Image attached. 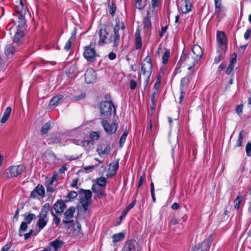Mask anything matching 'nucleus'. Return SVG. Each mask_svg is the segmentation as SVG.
<instances>
[{"label":"nucleus","instance_id":"79ce46f5","mask_svg":"<svg viewBox=\"0 0 251 251\" xmlns=\"http://www.w3.org/2000/svg\"><path fill=\"white\" fill-rule=\"evenodd\" d=\"M15 8H16V11L17 12V15L18 14H20L21 13V12H19L18 10H19V11H22V14L23 15H24V13L25 11V9L24 8V5H23V3L22 0H20V5L16 6Z\"/></svg>","mask_w":251,"mask_h":251},{"label":"nucleus","instance_id":"6ab92c4d","mask_svg":"<svg viewBox=\"0 0 251 251\" xmlns=\"http://www.w3.org/2000/svg\"><path fill=\"white\" fill-rule=\"evenodd\" d=\"M236 62V55L235 53H233L231 55V58L230 59L229 63L227 68L226 70V73L227 75H229L231 71L233 70L234 68V66Z\"/></svg>","mask_w":251,"mask_h":251},{"label":"nucleus","instance_id":"7ed1b4c3","mask_svg":"<svg viewBox=\"0 0 251 251\" xmlns=\"http://www.w3.org/2000/svg\"><path fill=\"white\" fill-rule=\"evenodd\" d=\"M192 51L194 55H196L194 61L192 62L191 64L189 63L190 58L188 56L185 59V60L186 64L190 65V66L188 67V70H192V73H194V67L195 64L201 59L203 54V51L201 47L197 45H195L193 46L192 48Z\"/></svg>","mask_w":251,"mask_h":251},{"label":"nucleus","instance_id":"052dcab7","mask_svg":"<svg viewBox=\"0 0 251 251\" xmlns=\"http://www.w3.org/2000/svg\"><path fill=\"white\" fill-rule=\"evenodd\" d=\"M91 138L93 140L98 139L99 138V135L96 132H93L90 134Z\"/></svg>","mask_w":251,"mask_h":251},{"label":"nucleus","instance_id":"3c124183","mask_svg":"<svg viewBox=\"0 0 251 251\" xmlns=\"http://www.w3.org/2000/svg\"><path fill=\"white\" fill-rule=\"evenodd\" d=\"M242 131L240 132L238 136V139L237 141L236 146L238 147H240L242 145L243 141V136H242Z\"/></svg>","mask_w":251,"mask_h":251},{"label":"nucleus","instance_id":"4be33fe9","mask_svg":"<svg viewBox=\"0 0 251 251\" xmlns=\"http://www.w3.org/2000/svg\"><path fill=\"white\" fill-rule=\"evenodd\" d=\"M15 48L11 45L6 46L4 50V52L7 58H11L15 52Z\"/></svg>","mask_w":251,"mask_h":251},{"label":"nucleus","instance_id":"f704fd0d","mask_svg":"<svg viewBox=\"0 0 251 251\" xmlns=\"http://www.w3.org/2000/svg\"><path fill=\"white\" fill-rule=\"evenodd\" d=\"M46 155L49 158V161L51 162H54L56 159L55 154L51 151H46Z\"/></svg>","mask_w":251,"mask_h":251},{"label":"nucleus","instance_id":"603ef678","mask_svg":"<svg viewBox=\"0 0 251 251\" xmlns=\"http://www.w3.org/2000/svg\"><path fill=\"white\" fill-rule=\"evenodd\" d=\"M116 7L115 4L112 3V5L110 7L109 13L112 15V16H114L115 11H116Z\"/></svg>","mask_w":251,"mask_h":251},{"label":"nucleus","instance_id":"a19ab883","mask_svg":"<svg viewBox=\"0 0 251 251\" xmlns=\"http://www.w3.org/2000/svg\"><path fill=\"white\" fill-rule=\"evenodd\" d=\"M170 51L169 50L166 49L162 56V63L164 64H166L168 61V58L170 56Z\"/></svg>","mask_w":251,"mask_h":251},{"label":"nucleus","instance_id":"bb28decb","mask_svg":"<svg viewBox=\"0 0 251 251\" xmlns=\"http://www.w3.org/2000/svg\"><path fill=\"white\" fill-rule=\"evenodd\" d=\"M110 168L113 171V173L112 176H114L118 169L119 167V161L118 160H116L114 162H112L109 165Z\"/></svg>","mask_w":251,"mask_h":251},{"label":"nucleus","instance_id":"e2e57ef3","mask_svg":"<svg viewBox=\"0 0 251 251\" xmlns=\"http://www.w3.org/2000/svg\"><path fill=\"white\" fill-rule=\"evenodd\" d=\"M145 176H140L139 181L138 182V186L139 188L142 185L143 182L145 179Z\"/></svg>","mask_w":251,"mask_h":251},{"label":"nucleus","instance_id":"4468645a","mask_svg":"<svg viewBox=\"0 0 251 251\" xmlns=\"http://www.w3.org/2000/svg\"><path fill=\"white\" fill-rule=\"evenodd\" d=\"M179 10L183 14H187L191 10L192 4L189 0L181 1Z\"/></svg>","mask_w":251,"mask_h":251},{"label":"nucleus","instance_id":"a211bd4d","mask_svg":"<svg viewBox=\"0 0 251 251\" xmlns=\"http://www.w3.org/2000/svg\"><path fill=\"white\" fill-rule=\"evenodd\" d=\"M217 39L218 45L220 47L226 46V39L224 32L222 31H218L217 33Z\"/></svg>","mask_w":251,"mask_h":251},{"label":"nucleus","instance_id":"864d4df0","mask_svg":"<svg viewBox=\"0 0 251 251\" xmlns=\"http://www.w3.org/2000/svg\"><path fill=\"white\" fill-rule=\"evenodd\" d=\"M73 41L71 40V39H69V40L67 41V42L66 43V45L64 47V49L66 50H69V49L71 48V46L72 45V42Z\"/></svg>","mask_w":251,"mask_h":251},{"label":"nucleus","instance_id":"c03bdc74","mask_svg":"<svg viewBox=\"0 0 251 251\" xmlns=\"http://www.w3.org/2000/svg\"><path fill=\"white\" fill-rule=\"evenodd\" d=\"M92 191L94 192V193H99L101 195H104L105 194L103 193V192H102L101 191V190H100L99 188V186L96 184H93V186H92Z\"/></svg>","mask_w":251,"mask_h":251},{"label":"nucleus","instance_id":"a18cd8bd","mask_svg":"<svg viewBox=\"0 0 251 251\" xmlns=\"http://www.w3.org/2000/svg\"><path fill=\"white\" fill-rule=\"evenodd\" d=\"M242 198L241 195L238 196L234 201V208L235 209H238L239 207L240 203L242 201Z\"/></svg>","mask_w":251,"mask_h":251},{"label":"nucleus","instance_id":"f3484780","mask_svg":"<svg viewBox=\"0 0 251 251\" xmlns=\"http://www.w3.org/2000/svg\"><path fill=\"white\" fill-rule=\"evenodd\" d=\"M19 12H21L20 14H18L17 16L18 18V20L17 21L18 25L17 26V29H22L24 30L25 26V20L24 15L22 14V11Z\"/></svg>","mask_w":251,"mask_h":251},{"label":"nucleus","instance_id":"f03ea898","mask_svg":"<svg viewBox=\"0 0 251 251\" xmlns=\"http://www.w3.org/2000/svg\"><path fill=\"white\" fill-rule=\"evenodd\" d=\"M100 116L101 119L109 118L112 112L116 113V108L111 101H104L101 102L100 104Z\"/></svg>","mask_w":251,"mask_h":251},{"label":"nucleus","instance_id":"f257e3e1","mask_svg":"<svg viewBox=\"0 0 251 251\" xmlns=\"http://www.w3.org/2000/svg\"><path fill=\"white\" fill-rule=\"evenodd\" d=\"M116 24L114 28V34L111 32L109 27L103 25L99 30L100 41L99 44H107L112 43L113 47L117 46L120 41V35L119 31L121 28L125 29V26L122 22H120L119 19L116 20Z\"/></svg>","mask_w":251,"mask_h":251},{"label":"nucleus","instance_id":"f8f14e48","mask_svg":"<svg viewBox=\"0 0 251 251\" xmlns=\"http://www.w3.org/2000/svg\"><path fill=\"white\" fill-rule=\"evenodd\" d=\"M102 120V126L106 132L109 134H112L116 131L117 126L115 123L110 125L105 119Z\"/></svg>","mask_w":251,"mask_h":251},{"label":"nucleus","instance_id":"1a4fd4ad","mask_svg":"<svg viewBox=\"0 0 251 251\" xmlns=\"http://www.w3.org/2000/svg\"><path fill=\"white\" fill-rule=\"evenodd\" d=\"M97 76L96 72L93 68H88L84 75L85 81L86 83H93L97 80Z\"/></svg>","mask_w":251,"mask_h":251},{"label":"nucleus","instance_id":"412c9836","mask_svg":"<svg viewBox=\"0 0 251 251\" xmlns=\"http://www.w3.org/2000/svg\"><path fill=\"white\" fill-rule=\"evenodd\" d=\"M63 97L61 95L54 96L50 100V103H49V106L50 107L56 106L59 103L62 102V101L63 100Z\"/></svg>","mask_w":251,"mask_h":251},{"label":"nucleus","instance_id":"a878e982","mask_svg":"<svg viewBox=\"0 0 251 251\" xmlns=\"http://www.w3.org/2000/svg\"><path fill=\"white\" fill-rule=\"evenodd\" d=\"M11 112V108L10 107H7L5 110L3 115L0 120L1 124L5 123L9 118Z\"/></svg>","mask_w":251,"mask_h":251},{"label":"nucleus","instance_id":"13d9d810","mask_svg":"<svg viewBox=\"0 0 251 251\" xmlns=\"http://www.w3.org/2000/svg\"><path fill=\"white\" fill-rule=\"evenodd\" d=\"M85 97V94L84 93H81V94L75 96L74 97V99L75 100H82L84 99Z\"/></svg>","mask_w":251,"mask_h":251},{"label":"nucleus","instance_id":"c9c22d12","mask_svg":"<svg viewBox=\"0 0 251 251\" xmlns=\"http://www.w3.org/2000/svg\"><path fill=\"white\" fill-rule=\"evenodd\" d=\"M124 238V234L122 233L115 234L112 236L114 243L121 241Z\"/></svg>","mask_w":251,"mask_h":251},{"label":"nucleus","instance_id":"09e8293b","mask_svg":"<svg viewBox=\"0 0 251 251\" xmlns=\"http://www.w3.org/2000/svg\"><path fill=\"white\" fill-rule=\"evenodd\" d=\"M246 151L247 155L250 156L251 155V143L249 142L246 147Z\"/></svg>","mask_w":251,"mask_h":251},{"label":"nucleus","instance_id":"bf43d9fd","mask_svg":"<svg viewBox=\"0 0 251 251\" xmlns=\"http://www.w3.org/2000/svg\"><path fill=\"white\" fill-rule=\"evenodd\" d=\"M157 92L154 91L153 92L151 96V101L152 103L153 104H154V103L156 101V95Z\"/></svg>","mask_w":251,"mask_h":251},{"label":"nucleus","instance_id":"4d7b16f0","mask_svg":"<svg viewBox=\"0 0 251 251\" xmlns=\"http://www.w3.org/2000/svg\"><path fill=\"white\" fill-rule=\"evenodd\" d=\"M130 88L132 90H134L136 88L137 86V83L134 80H131L130 81Z\"/></svg>","mask_w":251,"mask_h":251},{"label":"nucleus","instance_id":"6e6552de","mask_svg":"<svg viewBox=\"0 0 251 251\" xmlns=\"http://www.w3.org/2000/svg\"><path fill=\"white\" fill-rule=\"evenodd\" d=\"M75 211V207L71 206L64 212V219L62 220V223L65 225H67L68 224L73 223L74 221L73 220H71V219L73 217Z\"/></svg>","mask_w":251,"mask_h":251},{"label":"nucleus","instance_id":"aec40b11","mask_svg":"<svg viewBox=\"0 0 251 251\" xmlns=\"http://www.w3.org/2000/svg\"><path fill=\"white\" fill-rule=\"evenodd\" d=\"M137 245L135 241H131L124 247L123 251H139Z\"/></svg>","mask_w":251,"mask_h":251},{"label":"nucleus","instance_id":"680f3d73","mask_svg":"<svg viewBox=\"0 0 251 251\" xmlns=\"http://www.w3.org/2000/svg\"><path fill=\"white\" fill-rule=\"evenodd\" d=\"M116 55L114 52H111L108 54V58L110 60H114L116 58Z\"/></svg>","mask_w":251,"mask_h":251},{"label":"nucleus","instance_id":"ea45409f","mask_svg":"<svg viewBox=\"0 0 251 251\" xmlns=\"http://www.w3.org/2000/svg\"><path fill=\"white\" fill-rule=\"evenodd\" d=\"M127 134V132L126 131L123 133V134L121 136L119 141V146L120 147H123L124 144L125 143Z\"/></svg>","mask_w":251,"mask_h":251},{"label":"nucleus","instance_id":"5fc2aeb1","mask_svg":"<svg viewBox=\"0 0 251 251\" xmlns=\"http://www.w3.org/2000/svg\"><path fill=\"white\" fill-rule=\"evenodd\" d=\"M251 34V29L248 28L246 30V31L245 32V33H244V37L245 39L248 40L250 38Z\"/></svg>","mask_w":251,"mask_h":251},{"label":"nucleus","instance_id":"9b49d317","mask_svg":"<svg viewBox=\"0 0 251 251\" xmlns=\"http://www.w3.org/2000/svg\"><path fill=\"white\" fill-rule=\"evenodd\" d=\"M110 151L111 148L109 144L100 145L97 149V151L101 157L107 156L110 152Z\"/></svg>","mask_w":251,"mask_h":251},{"label":"nucleus","instance_id":"0eeeda50","mask_svg":"<svg viewBox=\"0 0 251 251\" xmlns=\"http://www.w3.org/2000/svg\"><path fill=\"white\" fill-rule=\"evenodd\" d=\"M152 70V65L150 56H147L141 63V71L145 76H151Z\"/></svg>","mask_w":251,"mask_h":251},{"label":"nucleus","instance_id":"c85d7f7f","mask_svg":"<svg viewBox=\"0 0 251 251\" xmlns=\"http://www.w3.org/2000/svg\"><path fill=\"white\" fill-rule=\"evenodd\" d=\"M76 228H75L72 234L74 236H75L76 237H80L82 236V232L81 229V226L79 224H78Z\"/></svg>","mask_w":251,"mask_h":251},{"label":"nucleus","instance_id":"9d476101","mask_svg":"<svg viewBox=\"0 0 251 251\" xmlns=\"http://www.w3.org/2000/svg\"><path fill=\"white\" fill-rule=\"evenodd\" d=\"M83 55L88 61L93 62L96 60V52L94 48L86 47L85 48Z\"/></svg>","mask_w":251,"mask_h":251},{"label":"nucleus","instance_id":"dca6fc26","mask_svg":"<svg viewBox=\"0 0 251 251\" xmlns=\"http://www.w3.org/2000/svg\"><path fill=\"white\" fill-rule=\"evenodd\" d=\"M56 180V177L54 176L46 180V186L47 188V191L48 192L52 193L54 192L56 187V185L54 184L53 182Z\"/></svg>","mask_w":251,"mask_h":251},{"label":"nucleus","instance_id":"c756f323","mask_svg":"<svg viewBox=\"0 0 251 251\" xmlns=\"http://www.w3.org/2000/svg\"><path fill=\"white\" fill-rule=\"evenodd\" d=\"M215 13L218 16L221 12V0H214Z\"/></svg>","mask_w":251,"mask_h":251},{"label":"nucleus","instance_id":"69168bd1","mask_svg":"<svg viewBox=\"0 0 251 251\" xmlns=\"http://www.w3.org/2000/svg\"><path fill=\"white\" fill-rule=\"evenodd\" d=\"M94 168H95V166H88L85 167L84 168V169L87 172H89L91 171L93 169H94Z\"/></svg>","mask_w":251,"mask_h":251},{"label":"nucleus","instance_id":"6e6d98bb","mask_svg":"<svg viewBox=\"0 0 251 251\" xmlns=\"http://www.w3.org/2000/svg\"><path fill=\"white\" fill-rule=\"evenodd\" d=\"M78 178H76L75 179H74L72 181V183L71 184V186L72 187H74V188H77V183H78Z\"/></svg>","mask_w":251,"mask_h":251},{"label":"nucleus","instance_id":"de8ad7c7","mask_svg":"<svg viewBox=\"0 0 251 251\" xmlns=\"http://www.w3.org/2000/svg\"><path fill=\"white\" fill-rule=\"evenodd\" d=\"M78 195V194L77 192L74 191H70L67 195V197L69 199V200H71L72 199H74L77 197Z\"/></svg>","mask_w":251,"mask_h":251},{"label":"nucleus","instance_id":"cd10ccee","mask_svg":"<svg viewBox=\"0 0 251 251\" xmlns=\"http://www.w3.org/2000/svg\"><path fill=\"white\" fill-rule=\"evenodd\" d=\"M25 221L24 222L26 223L27 224L31 223L32 221L35 219L36 217V215L33 213H29L27 215L24 214Z\"/></svg>","mask_w":251,"mask_h":251},{"label":"nucleus","instance_id":"774afa93","mask_svg":"<svg viewBox=\"0 0 251 251\" xmlns=\"http://www.w3.org/2000/svg\"><path fill=\"white\" fill-rule=\"evenodd\" d=\"M171 207L173 210H177L179 208L180 206L177 203L175 202L172 204Z\"/></svg>","mask_w":251,"mask_h":251},{"label":"nucleus","instance_id":"338daca9","mask_svg":"<svg viewBox=\"0 0 251 251\" xmlns=\"http://www.w3.org/2000/svg\"><path fill=\"white\" fill-rule=\"evenodd\" d=\"M37 196H38L37 192L34 189L30 193V197L35 198Z\"/></svg>","mask_w":251,"mask_h":251},{"label":"nucleus","instance_id":"8fccbe9b","mask_svg":"<svg viewBox=\"0 0 251 251\" xmlns=\"http://www.w3.org/2000/svg\"><path fill=\"white\" fill-rule=\"evenodd\" d=\"M243 109V105L242 104L238 105L236 106V111L239 116H240V115L242 114Z\"/></svg>","mask_w":251,"mask_h":251},{"label":"nucleus","instance_id":"49530a36","mask_svg":"<svg viewBox=\"0 0 251 251\" xmlns=\"http://www.w3.org/2000/svg\"><path fill=\"white\" fill-rule=\"evenodd\" d=\"M51 215L53 216V222L56 226L59 227L60 226V219L53 212H51Z\"/></svg>","mask_w":251,"mask_h":251},{"label":"nucleus","instance_id":"72a5a7b5","mask_svg":"<svg viewBox=\"0 0 251 251\" xmlns=\"http://www.w3.org/2000/svg\"><path fill=\"white\" fill-rule=\"evenodd\" d=\"M51 128V123L49 122L45 124L41 128V133L42 134H46Z\"/></svg>","mask_w":251,"mask_h":251},{"label":"nucleus","instance_id":"37998d69","mask_svg":"<svg viewBox=\"0 0 251 251\" xmlns=\"http://www.w3.org/2000/svg\"><path fill=\"white\" fill-rule=\"evenodd\" d=\"M90 141L88 140H84L82 142V146L84 148L85 150L89 151L91 149L90 145Z\"/></svg>","mask_w":251,"mask_h":251},{"label":"nucleus","instance_id":"39448f33","mask_svg":"<svg viewBox=\"0 0 251 251\" xmlns=\"http://www.w3.org/2000/svg\"><path fill=\"white\" fill-rule=\"evenodd\" d=\"M78 195L83 208L84 211H86L91 201L92 192L89 190L80 189L78 191Z\"/></svg>","mask_w":251,"mask_h":251},{"label":"nucleus","instance_id":"b1692460","mask_svg":"<svg viewBox=\"0 0 251 251\" xmlns=\"http://www.w3.org/2000/svg\"><path fill=\"white\" fill-rule=\"evenodd\" d=\"M24 36V33L23 30L16 29V33L13 37V42L17 43H19Z\"/></svg>","mask_w":251,"mask_h":251},{"label":"nucleus","instance_id":"4c0bfd02","mask_svg":"<svg viewBox=\"0 0 251 251\" xmlns=\"http://www.w3.org/2000/svg\"><path fill=\"white\" fill-rule=\"evenodd\" d=\"M37 192L38 196H44L45 195V189L42 185H38L35 188Z\"/></svg>","mask_w":251,"mask_h":251},{"label":"nucleus","instance_id":"e433bc0d","mask_svg":"<svg viewBox=\"0 0 251 251\" xmlns=\"http://www.w3.org/2000/svg\"><path fill=\"white\" fill-rule=\"evenodd\" d=\"M106 183V179L104 177H100L97 179V184L100 187H104Z\"/></svg>","mask_w":251,"mask_h":251},{"label":"nucleus","instance_id":"20e7f679","mask_svg":"<svg viewBox=\"0 0 251 251\" xmlns=\"http://www.w3.org/2000/svg\"><path fill=\"white\" fill-rule=\"evenodd\" d=\"M50 209V204L49 203H46L42 207L40 215H39V220L36 224L39 230L40 231L47 225L48 222L47 214Z\"/></svg>","mask_w":251,"mask_h":251},{"label":"nucleus","instance_id":"393cba45","mask_svg":"<svg viewBox=\"0 0 251 251\" xmlns=\"http://www.w3.org/2000/svg\"><path fill=\"white\" fill-rule=\"evenodd\" d=\"M135 41H136V48L137 50H139L142 47V41L141 37L140 36V32L139 29H137L135 33Z\"/></svg>","mask_w":251,"mask_h":251},{"label":"nucleus","instance_id":"0e129e2a","mask_svg":"<svg viewBox=\"0 0 251 251\" xmlns=\"http://www.w3.org/2000/svg\"><path fill=\"white\" fill-rule=\"evenodd\" d=\"M129 211L126 208L124 209V210L123 211L122 214H121V215L120 216V218L121 219H122L123 218H124V217H125V216H126V214L127 213V212H128Z\"/></svg>","mask_w":251,"mask_h":251},{"label":"nucleus","instance_id":"7c9ffc66","mask_svg":"<svg viewBox=\"0 0 251 251\" xmlns=\"http://www.w3.org/2000/svg\"><path fill=\"white\" fill-rule=\"evenodd\" d=\"M136 7L139 9H143L146 5V0H135Z\"/></svg>","mask_w":251,"mask_h":251},{"label":"nucleus","instance_id":"423d86ee","mask_svg":"<svg viewBox=\"0 0 251 251\" xmlns=\"http://www.w3.org/2000/svg\"><path fill=\"white\" fill-rule=\"evenodd\" d=\"M25 169V167L23 165L13 166L7 169L5 171V174L8 178H12L22 174Z\"/></svg>","mask_w":251,"mask_h":251},{"label":"nucleus","instance_id":"2eb2a0df","mask_svg":"<svg viewBox=\"0 0 251 251\" xmlns=\"http://www.w3.org/2000/svg\"><path fill=\"white\" fill-rule=\"evenodd\" d=\"M188 71H189L188 73V75L182 78L181 79L180 90L182 91V92L185 91V86L188 84L194 74V73H192V70Z\"/></svg>","mask_w":251,"mask_h":251},{"label":"nucleus","instance_id":"58836bf2","mask_svg":"<svg viewBox=\"0 0 251 251\" xmlns=\"http://www.w3.org/2000/svg\"><path fill=\"white\" fill-rule=\"evenodd\" d=\"M150 12H148L147 16L145 17L144 21V26L147 28L151 26V21L149 17Z\"/></svg>","mask_w":251,"mask_h":251},{"label":"nucleus","instance_id":"ddd939ff","mask_svg":"<svg viewBox=\"0 0 251 251\" xmlns=\"http://www.w3.org/2000/svg\"><path fill=\"white\" fill-rule=\"evenodd\" d=\"M66 207V203L61 199L57 200L53 205V208L57 213H62Z\"/></svg>","mask_w":251,"mask_h":251},{"label":"nucleus","instance_id":"2f4dec72","mask_svg":"<svg viewBox=\"0 0 251 251\" xmlns=\"http://www.w3.org/2000/svg\"><path fill=\"white\" fill-rule=\"evenodd\" d=\"M27 227H28L27 224H26V223H25L24 222H22L20 227V228L19 229V236H20V237L23 236V234L22 232L25 231L27 228Z\"/></svg>","mask_w":251,"mask_h":251},{"label":"nucleus","instance_id":"5701e85b","mask_svg":"<svg viewBox=\"0 0 251 251\" xmlns=\"http://www.w3.org/2000/svg\"><path fill=\"white\" fill-rule=\"evenodd\" d=\"M50 244V246L53 247L54 251H57L59 249L62 248L64 242L60 239L57 238Z\"/></svg>","mask_w":251,"mask_h":251},{"label":"nucleus","instance_id":"473e14b6","mask_svg":"<svg viewBox=\"0 0 251 251\" xmlns=\"http://www.w3.org/2000/svg\"><path fill=\"white\" fill-rule=\"evenodd\" d=\"M49 144H60L61 143V139L59 137H51L48 140Z\"/></svg>","mask_w":251,"mask_h":251}]
</instances>
